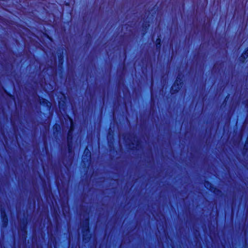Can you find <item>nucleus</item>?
I'll return each instance as SVG.
<instances>
[{"mask_svg": "<svg viewBox=\"0 0 248 248\" xmlns=\"http://www.w3.org/2000/svg\"><path fill=\"white\" fill-rule=\"evenodd\" d=\"M71 124L72 123V120H70Z\"/></svg>", "mask_w": 248, "mask_h": 248, "instance_id": "nucleus-6", "label": "nucleus"}, {"mask_svg": "<svg viewBox=\"0 0 248 248\" xmlns=\"http://www.w3.org/2000/svg\"><path fill=\"white\" fill-rule=\"evenodd\" d=\"M91 152L89 151V150L88 148H86L84 152V155H83V159H87L91 158Z\"/></svg>", "mask_w": 248, "mask_h": 248, "instance_id": "nucleus-1", "label": "nucleus"}, {"mask_svg": "<svg viewBox=\"0 0 248 248\" xmlns=\"http://www.w3.org/2000/svg\"><path fill=\"white\" fill-rule=\"evenodd\" d=\"M179 79V78H178H178H177V79H176V82H177V81H178V79Z\"/></svg>", "mask_w": 248, "mask_h": 248, "instance_id": "nucleus-4", "label": "nucleus"}, {"mask_svg": "<svg viewBox=\"0 0 248 248\" xmlns=\"http://www.w3.org/2000/svg\"><path fill=\"white\" fill-rule=\"evenodd\" d=\"M160 42H161V40H160V39H157L156 40V47H159L160 46Z\"/></svg>", "mask_w": 248, "mask_h": 248, "instance_id": "nucleus-2", "label": "nucleus"}, {"mask_svg": "<svg viewBox=\"0 0 248 248\" xmlns=\"http://www.w3.org/2000/svg\"><path fill=\"white\" fill-rule=\"evenodd\" d=\"M244 55H246V57H248V48L247 49V50L245 52Z\"/></svg>", "mask_w": 248, "mask_h": 248, "instance_id": "nucleus-3", "label": "nucleus"}, {"mask_svg": "<svg viewBox=\"0 0 248 248\" xmlns=\"http://www.w3.org/2000/svg\"><path fill=\"white\" fill-rule=\"evenodd\" d=\"M174 86H175V84L173 86H172V88H173Z\"/></svg>", "mask_w": 248, "mask_h": 248, "instance_id": "nucleus-5", "label": "nucleus"}]
</instances>
